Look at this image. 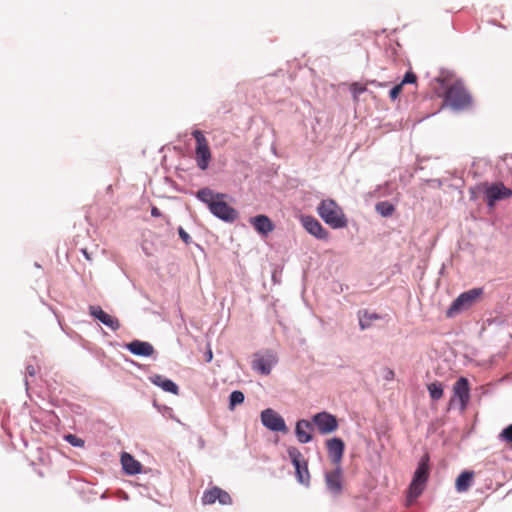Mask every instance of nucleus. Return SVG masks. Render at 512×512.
Returning <instances> with one entry per match:
<instances>
[{
  "mask_svg": "<svg viewBox=\"0 0 512 512\" xmlns=\"http://www.w3.org/2000/svg\"><path fill=\"white\" fill-rule=\"evenodd\" d=\"M328 456L335 467L340 466L344 451V441L338 437L327 439L325 442Z\"/></svg>",
  "mask_w": 512,
  "mask_h": 512,
  "instance_id": "obj_14",
  "label": "nucleus"
},
{
  "mask_svg": "<svg viewBox=\"0 0 512 512\" xmlns=\"http://www.w3.org/2000/svg\"><path fill=\"white\" fill-rule=\"evenodd\" d=\"M127 349L138 356H151L154 353V348L149 342L134 340L127 345Z\"/></svg>",
  "mask_w": 512,
  "mask_h": 512,
  "instance_id": "obj_20",
  "label": "nucleus"
},
{
  "mask_svg": "<svg viewBox=\"0 0 512 512\" xmlns=\"http://www.w3.org/2000/svg\"><path fill=\"white\" fill-rule=\"evenodd\" d=\"M499 438L508 444L512 445V424L507 426L499 435Z\"/></svg>",
  "mask_w": 512,
  "mask_h": 512,
  "instance_id": "obj_32",
  "label": "nucleus"
},
{
  "mask_svg": "<svg viewBox=\"0 0 512 512\" xmlns=\"http://www.w3.org/2000/svg\"><path fill=\"white\" fill-rule=\"evenodd\" d=\"M121 464L124 471L130 475L138 474L142 470L141 463L134 459L132 455L126 452L122 453L121 455Z\"/></svg>",
  "mask_w": 512,
  "mask_h": 512,
  "instance_id": "obj_22",
  "label": "nucleus"
},
{
  "mask_svg": "<svg viewBox=\"0 0 512 512\" xmlns=\"http://www.w3.org/2000/svg\"><path fill=\"white\" fill-rule=\"evenodd\" d=\"M416 80H417L416 75L413 72L408 71L405 74L403 80L399 84L395 85L390 90V92H389L390 99L392 101L396 100L399 97V95L402 93L404 85L405 84H415Z\"/></svg>",
  "mask_w": 512,
  "mask_h": 512,
  "instance_id": "obj_23",
  "label": "nucleus"
},
{
  "mask_svg": "<svg viewBox=\"0 0 512 512\" xmlns=\"http://www.w3.org/2000/svg\"><path fill=\"white\" fill-rule=\"evenodd\" d=\"M317 212L325 223L334 229L347 226V219L342 208L332 199L321 201Z\"/></svg>",
  "mask_w": 512,
  "mask_h": 512,
  "instance_id": "obj_3",
  "label": "nucleus"
},
{
  "mask_svg": "<svg viewBox=\"0 0 512 512\" xmlns=\"http://www.w3.org/2000/svg\"><path fill=\"white\" fill-rule=\"evenodd\" d=\"M287 453L295 467V474L298 482L302 485L308 486L310 481V473L308 470L307 460L296 447H289Z\"/></svg>",
  "mask_w": 512,
  "mask_h": 512,
  "instance_id": "obj_6",
  "label": "nucleus"
},
{
  "mask_svg": "<svg viewBox=\"0 0 512 512\" xmlns=\"http://www.w3.org/2000/svg\"><path fill=\"white\" fill-rule=\"evenodd\" d=\"M427 390L432 400H439L444 395V387L441 382L435 381L427 385Z\"/></svg>",
  "mask_w": 512,
  "mask_h": 512,
  "instance_id": "obj_26",
  "label": "nucleus"
},
{
  "mask_svg": "<svg viewBox=\"0 0 512 512\" xmlns=\"http://www.w3.org/2000/svg\"><path fill=\"white\" fill-rule=\"evenodd\" d=\"M212 359H213V352H212V350L209 348V349L207 350V352L205 353V360H206V362H211V361H212Z\"/></svg>",
  "mask_w": 512,
  "mask_h": 512,
  "instance_id": "obj_35",
  "label": "nucleus"
},
{
  "mask_svg": "<svg viewBox=\"0 0 512 512\" xmlns=\"http://www.w3.org/2000/svg\"><path fill=\"white\" fill-rule=\"evenodd\" d=\"M393 375H394L393 371H390V372L388 373V376H393Z\"/></svg>",
  "mask_w": 512,
  "mask_h": 512,
  "instance_id": "obj_38",
  "label": "nucleus"
},
{
  "mask_svg": "<svg viewBox=\"0 0 512 512\" xmlns=\"http://www.w3.org/2000/svg\"><path fill=\"white\" fill-rule=\"evenodd\" d=\"M453 397L450 399V406L456 399L459 401L460 409L465 411L470 401V385L465 377H460L453 385Z\"/></svg>",
  "mask_w": 512,
  "mask_h": 512,
  "instance_id": "obj_8",
  "label": "nucleus"
},
{
  "mask_svg": "<svg viewBox=\"0 0 512 512\" xmlns=\"http://www.w3.org/2000/svg\"><path fill=\"white\" fill-rule=\"evenodd\" d=\"M244 401V394L241 391H233L230 394V409L233 410L236 405L242 404Z\"/></svg>",
  "mask_w": 512,
  "mask_h": 512,
  "instance_id": "obj_28",
  "label": "nucleus"
},
{
  "mask_svg": "<svg viewBox=\"0 0 512 512\" xmlns=\"http://www.w3.org/2000/svg\"><path fill=\"white\" fill-rule=\"evenodd\" d=\"M429 466L428 458H422L415 473L413 480L409 487L408 501L412 502L415 500L424 490L425 484L428 480Z\"/></svg>",
  "mask_w": 512,
  "mask_h": 512,
  "instance_id": "obj_5",
  "label": "nucleus"
},
{
  "mask_svg": "<svg viewBox=\"0 0 512 512\" xmlns=\"http://www.w3.org/2000/svg\"><path fill=\"white\" fill-rule=\"evenodd\" d=\"M301 222L303 227L307 230V232H309L316 238L326 239L328 237V232L323 228L321 223L313 216H302Z\"/></svg>",
  "mask_w": 512,
  "mask_h": 512,
  "instance_id": "obj_16",
  "label": "nucleus"
},
{
  "mask_svg": "<svg viewBox=\"0 0 512 512\" xmlns=\"http://www.w3.org/2000/svg\"><path fill=\"white\" fill-rule=\"evenodd\" d=\"M312 423L308 420L302 419L297 421L295 427V434L300 443H308L312 440Z\"/></svg>",
  "mask_w": 512,
  "mask_h": 512,
  "instance_id": "obj_19",
  "label": "nucleus"
},
{
  "mask_svg": "<svg viewBox=\"0 0 512 512\" xmlns=\"http://www.w3.org/2000/svg\"><path fill=\"white\" fill-rule=\"evenodd\" d=\"M218 501L221 505L232 504V498L225 490L214 486L204 491L202 495V503L204 505H212Z\"/></svg>",
  "mask_w": 512,
  "mask_h": 512,
  "instance_id": "obj_13",
  "label": "nucleus"
},
{
  "mask_svg": "<svg viewBox=\"0 0 512 512\" xmlns=\"http://www.w3.org/2000/svg\"><path fill=\"white\" fill-rule=\"evenodd\" d=\"M511 195L512 190L507 188L503 183L485 185V196L487 204L490 207H493L496 201L509 198Z\"/></svg>",
  "mask_w": 512,
  "mask_h": 512,
  "instance_id": "obj_12",
  "label": "nucleus"
},
{
  "mask_svg": "<svg viewBox=\"0 0 512 512\" xmlns=\"http://www.w3.org/2000/svg\"><path fill=\"white\" fill-rule=\"evenodd\" d=\"M276 363L277 357L273 352L256 353L252 361V368L262 375H269Z\"/></svg>",
  "mask_w": 512,
  "mask_h": 512,
  "instance_id": "obj_10",
  "label": "nucleus"
},
{
  "mask_svg": "<svg viewBox=\"0 0 512 512\" xmlns=\"http://www.w3.org/2000/svg\"><path fill=\"white\" fill-rule=\"evenodd\" d=\"M359 326L362 330L369 328L373 321L379 320L381 316L374 312H368L367 310L360 311L358 314Z\"/></svg>",
  "mask_w": 512,
  "mask_h": 512,
  "instance_id": "obj_25",
  "label": "nucleus"
},
{
  "mask_svg": "<svg viewBox=\"0 0 512 512\" xmlns=\"http://www.w3.org/2000/svg\"><path fill=\"white\" fill-rule=\"evenodd\" d=\"M178 234H179V237L181 238V240L185 243V244H190L191 243V237L190 235L182 228V227H179L178 228Z\"/></svg>",
  "mask_w": 512,
  "mask_h": 512,
  "instance_id": "obj_33",
  "label": "nucleus"
},
{
  "mask_svg": "<svg viewBox=\"0 0 512 512\" xmlns=\"http://www.w3.org/2000/svg\"><path fill=\"white\" fill-rule=\"evenodd\" d=\"M250 224L258 233L265 236L275 228L273 222L266 215H257L252 217L250 219Z\"/></svg>",
  "mask_w": 512,
  "mask_h": 512,
  "instance_id": "obj_18",
  "label": "nucleus"
},
{
  "mask_svg": "<svg viewBox=\"0 0 512 512\" xmlns=\"http://www.w3.org/2000/svg\"><path fill=\"white\" fill-rule=\"evenodd\" d=\"M28 372H29V374H30V375H34V369H33V367H31V368L29 367V368H28Z\"/></svg>",
  "mask_w": 512,
  "mask_h": 512,
  "instance_id": "obj_37",
  "label": "nucleus"
},
{
  "mask_svg": "<svg viewBox=\"0 0 512 512\" xmlns=\"http://www.w3.org/2000/svg\"><path fill=\"white\" fill-rule=\"evenodd\" d=\"M393 375H394L393 371H390V372L388 373V376H393Z\"/></svg>",
  "mask_w": 512,
  "mask_h": 512,
  "instance_id": "obj_39",
  "label": "nucleus"
},
{
  "mask_svg": "<svg viewBox=\"0 0 512 512\" xmlns=\"http://www.w3.org/2000/svg\"><path fill=\"white\" fill-rule=\"evenodd\" d=\"M473 479H474L473 471L462 472L456 479V482H455L456 490L460 493L466 492L472 485Z\"/></svg>",
  "mask_w": 512,
  "mask_h": 512,
  "instance_id": "obj_24",
  "label": "nucleus"
},
{
  "mask_svg": "<svg viewBox=\"0 0 512 512\" xmlns=\"http://www.w3.org/2000/svg\"><path fill=\"white\" fill-rule=\"evenodd\" d=\"M483 295V288H473L461 293L446 311L448 318H453L475 305Z\"/></svg>",
  "mask_w": 512,
  "mask_h": 512,
  "instance_id": "obj_4",
  "label": "nucleus"
},
{
  "mask_svg": "<svg viewBox=\"0 0 512 512\" xmlns=\"http://www.w3.org/2000/svg\"><path fill=\"white\" fill-rule=\"evenodd\" d=\"M262 424L271 431L283 432L288 431L284 419L273 409L268 408L261 412Z\"/></svg>",
  "mask_w": 512,
  "mask_h": 512,
  "instance_id": "obj_11",
  "label": "nucleus"
},
{
  "mask_svg": "<svg viewBox=\"0 0 512 512\" xmlns=\"http://www.w3.org/2000/svg\"><path fill=\"white\" fill-rule=\"evenodd\" d=\"M376 211L384 217L391 216L395 210L394 206L388 201H382L376 204Z\"/></svg>",
  "mask_w": 512,
  "mask_h": 512,
  "instance_id": "obj_27",
  "label": "nucleus"
},
{
  "mask_svg": "<svg viewBox=\"0 0 512 512\" xmlns=\"http://www.w3.org/2000/svg\"><path fill=\"white\" fill-rule=\"evenodd\" d=\"M90 314L101 321L104 325L109 327L112 330H117L120 327V323L117 318L107 314L102 310L99 306H90L89 308Z\"/></svg>",
  "mask_w": 512,
  "mask_h": 512,
  "instance_id": "obj_17",
  "label": "nucleus"
},
{
  "mask_svg": "<svg viewBox=\"0 0 512 512\" xmlns=\"http://www.w3.org/2000/svg\"><path fill=\"white\" fill-rule=\"evenodd\" d=\"M311 423L316 426L318 432L322 435L335 432L339 426L336 416L325 411L315 414Z\"/></svg>",
  "mask_w": 512,
  "mask_h": 512,
  "instance_id": "obj_9",
  "label": "nucleus"
},
{
  "mask_svg": "<svg viewBox=\"0 0 512 512\" xmlns=\"http://www.w3.org/2000/svg\"><path fill=\"white\" fill-rule=\"evenodd\" d=\"M441 87L444 89L445 102L455 109L467 107L471 102V97L466 91L463 83L453 75H440L437 78Z\"/></svg>",
  "mask_w": 512,
  "mask_h": 512,
  "instance_id": "obj_1",
  "label": "nucleus"
},
{
  "mask_svg": "<svg viewBox=\"0 0 512 512\" xmlns=\"http://www.w3.org/2000/svg\"><path fill=\"white\" fill-rule=\"evenodd\" d=\"M325 482L328 490L334 495L342 492V469L341 466L335 467L332 471L325 474Z\"/></svg>",
  "mask_w": 512,
  "mask_h": 512,
  "instance_id": "obj_15",
  "label": "nucleus"
},
{
  "mask_svg": "<svg viewBox=\"0 0 512 512\" xmlns=\"http://www.w3.org/2000/svg\"><path fill=\"white\" fill-rule=\"evenodd\" d=\"M149 380L151 383L162 388L166 392L172 393L174 395L179 394V387L172 380L166 379L162 375H152L149 377Z\"/></svg>",
  "mask_w": 512,
  "mask_h": 512,
  "instance_id": "obj_21",
  "label": "nucleus"
},
{
  "mask_svg": "<svg viewBox=\"0 0 512 512\" xmlns=\"http://www.w3.org/2000/svg\"><path fill=\"white\" fill-rule=\"evenodd\" d=\"M82 253H83V255L85 256V258H86L87 260H89V261H90V260H92V257H91V255L88 253L87 249H82Z\"/></svg>",
  "mask_w": 512,
  "mask_h": 512,
  "instance_id": "obj_36",
  "label": "nucleus"
},
{
  "mask_svg": "<svg viewBox=\"0 0 512 512\" xmlns=\"http://www.w3.org/2000/svg\"><path fill=\"white\" fill-rule=\"evenodd\" d=\"M196 196L207 204L210 212L219 219L233 222L237 218L236 210L224 201V194L214 193L209 188H203L197 192Z\"/></svg>",
  "mask_w": 512,
  "mask_h": 512,
  "instance_id": "obj_2",
  "label": "nucleus"
},
{
  "mask_svg": "<svg viewBox=\"0 0 512 512\" xmlns=\"http://www.w3.org/2000/svg\"><path fill=\"white\" fill-rule=\"evenodd\" d=\"M64 439L74 447H83L84 446V440L77 437L76 435L67 434L64 436Z\"/></svg>",
  "mask_w": 512,
  "mask_h": 512,
  "instance_id": "obj_30",
  "label": "nucleus"
},
{
  "mask_svg": "<svg viewBox=\"0 0 512 512\" xmlns=\"http://www.w3.org/2000/svg\"><path fill=\"white\" fill-rule=\"evenodd\" d=\"M151 215L153 217H160L162 215L161 211L157 207H152L151 209Z\"/></svg>",
  "mask_w": 512,
  "mask_h": 512,
  "instance_id": "obj_34",
  "label": "nucleus"
},
{
  "mask_svg": "<svg viewBox=\"0 0 512 512\" xmlns=\"http://www.w3.org/2000/svg\"><path fill=\"white\" fill-rule=\"evenodd\" d=\"M363 39H364L363 33L355 32L348 37L347 42H348L349 46H355V45H359Z\"/></svg>",
  "mask_w": 512,
  "mask_h": 512,
  "instance_id": "obj_31",
  "label": "nucleus"
},
{
  "mask_svg": "<svg viewBox=\"0 0 512 512\" xmlns=\"http://www.w3.org/2000/svg\"><path fill=\"white\" fill-rule=\"evenodd\" d=\"M350 91L353 95L354 100L357 101L358 96L366 91V86L355 82L350 85Z\"/></svg>",
  "mask_w": 512,
  "mask_h": 512,
  "instance_id": "obj_29",
  "label": "nucleus"
},
{
  "mask_svg": "<svg viewBox=\"0 0 512 512\" xmlns=\"http://www.w3.org/2000/svg\"><path fill=\"white\" fill-rule=\"evenodd\" d=\"M192 136L196 141L195 159L197 162V166L201 170H206L209 166L212 157L208 141L205 135L200 130L193 131Z\"/></svg>",
  "mask_w": 512,
  "mask_h": 512,
  "instance_id": "obj_7",
  "label": "nucleus"
}]
</instances>
